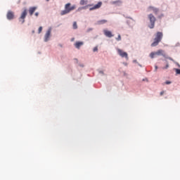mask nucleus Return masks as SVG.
<instances>
[{"label":"nucleus","instance_id":"1","mask_svg":"<svg viewBox=\"0 0 180 180\" xmlns=\"http://www.w3.org/2000/svg\"><path fill=\"white\" fill-rule=\"evenodd\" d=\"M53 37V27H49L44 34V41L47 43L51 40Z\"/></svg>","mask_w":180,"mask_h":180},{"label":"nucleus","instance_id":"2","mask_svg":"<svg viewBox=\"0 0 180 180\" xmlns=\"http://www.w3.org/2000/svg\"><path fill=\"white\" fill-rule=\"evenodd\" d=\"M77 6L75 5L71 6L70 3H68L65 5V9L63 11H60L61 16H64V15H68V13H70L71 11H74Z\"/></svg>","mask_w":180,"mask_h":180},{"label":"nucleus","instance_id":"3","mask_svg":"<svg viewBox=\"0 0 180 180\" xmlns=\"http://www.w3.org/2000/svg\"><path fill=\"white\" fill-rule=\"evenodd\" d=\"M162 32H157L155 37L154 39V41L153 43L151 44V46L152 47H155L157 46H158V44L160 43V41H161V40H162Z\"/></svg>","mask_w":180,"mask_h":180},{"label":"nucleus","instance_id":"4","mask_svg":"<svg viewBox=\"0 0 180 180\" xmlns=\"http://www.w3.org/2000/svg\"><path fill=\"white\" fill-rule=\"evenodd\" d=\"M115 50L117 51V54L120 56L121 58H125L127 61L129 60V53H127V52L124 51L123 49H120L118 47H116Z\"/></svg>","mask_w":180,"mask_h":180},{"label":"nucleus","instance_id":"5","mask_svg":"<svg viewBox=\"0 0 180 180\" xmlns=\"http://www.w3.org/2000/svg\"><path fill=\"white\" fill-rule=\"evenodd\" d=\"M148 19L150 21L148 27L150 29H154V26H155V21L157 20V18H155V16H154V14L150 13L148 15Z\"/></svg>","mask_w":180,"mask_h":180},{"label":"nucleus","instance_id":"6","mask_svg":"<svg viewBox=\"0 0 180 180\" xmlns=\"http://www.w3.org/2000/svg\"><path fill=\"white\" fill-rule=\"evenodd\" d=\"M155 56H162V57H167V54H165V51L162 49H160L158 51L151 52L149 54V57L150 58H155Z\"/></svg>","mask_w":180,"mask_h":180},{"label":"nucleus","instance_id":"7","mask_svg":"<svg viewBox=\"0 0 180 180\" xmlns=\"http://www.w3.org/2000/svg\"><path fill=\"white\" fill-rule=\"evenodd\" d=\"M146 12H148V13H151V12H153L155 15H158V13H160V8L154 6H149L146 8Z\"/></svg>","mask_w":180,"mask_h":180},{"label":"nucleus","instance_id":"8","mask_svg":"<svg viewBox=\"0 0 180 180\" xmlns=\"http://www.w3.org/2000/svg\"><path fill=\"white\" fill-rule=\"evenodd\" d=\"M26 16H27V10L25 8L23 11L21 13L20 16L18 18V20L21 25H23L25 22Z\"/></svg>","mask_w":180,"mask_h":180},{"label":"nucleus","instance_id":"9","mask_svg":"<svg viewBox=\"0 0 180 180\" xmlns=\"http://www.w3.org/2000/svg\"><path fill=\"white\" fill-rule=\"evenodd\" d=\"M8 20H13L15 19V13L12 11H8L6 14Z\"/></svg>","mask_w":180,"mask_h":180},{"label":"nucleus","instance_id":"10","mask_svg":"<svg viewBox=\"0 0 180 180\" xmlns=\"http://www.w3.org/2000/svg\"><path fill=\"white\" fill-rule=\"evenodd\" d=\"M103 34L106 37H109L110 39L111 37H113V34L110 31V30H103Z\"/></svg>","mask_w":180,"mask_h":180},{"label":"nucleus","instance_id":"11","mask_svg":"<svg viewBox=\"0 0 180 180\" xmlns=\"http://www.w3.org/2000/svg\"><path fill=\"white\" fill-rule=\"evenodd\" d=\"M102 6V2L99 1L97 4L89 8V11H95V9H99Z\"/></svg>","mask_w":180,"mask_h":180},{"label":"nucleus","instance_id":"12","mask_svg":"<svg viewBox=\"0 0 180 180\" xmlns=\"http://www.w3.org/2000/svg\"><path fill=\"white\" fill-rule=\"evenodd\" d=\"M83 45H84V41H76L74 44L75 49H77V50H79V49H81V47H82Z\"/></svg>","mask_w":180,"mask_h":180},{"label":"nucleus","instance_id":"13","mask_svg":"<svg viewBox=\"0 0 180 180\" xmlns=\"http://www.w3.org/2000/svg\"><path fill=\"white\" fill-rule=\"evenodd\" d=\"M112 5H116V6H120L123 2L121 0L113 1L111 2Z\"/></svg>","mask_w":180,"mask_h":180},{"label":"nucleus","instance_id":"14","mask_svg":"<svg viewBox=\"0 0 180 180\" xmlns=\"http://www.w3.org/2000/svg\"><path fill=\"white\" fill-rule=\"evenodd\" d=\"M129 19L131 20H127V24L128 25V26H129V27H133V26H134V24H133V22H134V20L131 18H129Z\"/></svg>","mask_w":180,"mask_h":180},{"label":"nucleus","instance_id":"15","mask_svg":"<svg viewBox=\"0 0 180 180\" xmlns=\"http://www.w3.org/2000/svg\"><path fill=\"white\" fill-rule=\"evenodd\" d=\"M36 9H37V7H36V6L30 7L29 8V13H30V16H32V15H33V13H34V12L36 11Z\"/></svg>","mask_w":180,"mask_h":180},{"label":"nucleus","instance_id":"16","mask_svg":"<svg viewBox=\"0 0 180 180\" xmlns=\"http://www.w3.org/2000/svg\"><path fill=\"white\" fill-rule=\"evenodd\" d=\"M98 25H105V23H108V20H100L97 22Z\"/></svg>","mask_w":180,"mask_h":180},{"label":"nucleus","instance_id":"17","mask_svg":"<svg viewBox=\"0 0 180 180\" xmlns=\"http://www.w3.org/2000/svg\"><path fill=\"white\" fill-rule=\"evenodd\" d=\"M79 4L83 5H88V1L87 0H80Z\"/></svg>","mask_w":180,"mask_h":180},{"label":"nucleus","instance_id":"18","mask_svg":"<svg viewBox=\"0 0 180 180\" xmlns=\"http://www.w3.org/2000/svg\"><path fill=\"white\" fill-rule=\"evenodd\" d=\"M72 29L74 30H77V29H78V25L77 24V22L75 21L73 22V24H72Z\"/></svg>","mask_w":180,"mask_h":180},{"label":"nucleus","instance_id":"19","mask_svg":"<svg viewBox=\"0 0 180 180\" xmlns=\"http://www.w3.org/2000/svg\"><path fill=\"white\" fill-rule=\"evenodd\" d=\"M98 72L99 75H101V77H103L104 75H105V70H98Z\"/></svg>","mask_w":180,"mask_h":180},{"label":"nucleus","instance_id":"20","mask_svg":"<svg viewBox=\"0 0 180 180\" xmlns=\"http://www.w3.org/2000/svg\"><path fill=\"white\" fill-rule=\"evenodd\" d=\"M115 40H117V41H121L122 36H120V34H118V37L115 38Z\"/></svg>","mask_w":180,"mask_h":180},{"label":"nucleus","instance_id":"21","mask_svg":"<svg viewBox=\"0 0 180 180\" xmlns=\"http://www.w3.org/2000/svg\"><path fill=\"white\" fill-rule=\"evenodd\" d=\"M82 9H86V6L78 8L77 12H81V11H82Z\"/></svg>","mask_w":180,"mask_h":180},{"label":"nucleus","instance_id":"22","mask_svg":"<svg viewBox=\"0 0 180 180\" xmlns=\"http://www.w3.org/2000/svg\"><path fill=\"white\" fill-rule=\"evenodd\" d=\"M43 31V27H39L38 29V34H40L41 32Z\"/></svg>","mask_w":180,"mask_h":180},{"label":"nucleus","instance_id":"23","mask_svg":"<svg viewBox=\"0 0 180 180\" xmlns=\"http://www.w3.org/2000/svg\"><path fill=\"white\" fill-rule=\"evenodd\" d=\"M176 71V74L180 75V69H174Z\"/></svg>","mask_w":180,"mask_h":180},{"label":"nucleus","instance_id":"24","mask_svg":"<svg viewBox=\"0 0 180 180\" xmlns=\"http://www.w3.org/2000/svg\"><path fill=\"white\" fill-rule=\"evenodd\" d=\"M93 51L94 53H96V51H98V46H96L93 49Z\"/></svg>","mask_w":180,"mask_h":180},{"label":"nucleus","instance_id":"25","mask_svg":"<svg viewBox=\"0 0 180 180\" xmlns=\"http://www.w3.org/2000/svg\"><path fill=\"white\" fill-rule=\"evenodd\" d=\"M122 64L124 65V67H127V65H129V63H127V62H122Z\"/></svg>","mask_w":180,"mask_h":180},{"label":"nucleus","instance_id":"26","mask_svg":"<svg viewBox=\"0 0 180 180\" xmlns=\"http://www.w3.org/2000/svg\"><path fill=\"white\" fill-rule=\"evenodd\" d=\"M165 58H168V60H170L171 61H174V59H172V58L168 57L167 56H166V57H165Z\"/></svg>","mask_w":180,"mask_h":180},{"label":"nucleus","instance_id":"27","mask_svg":"<svg viewBox=\"0 0 180 180\" xmlns=\"http://www.w3.org/2000/svg\"><path fill=\"white\" fill-rule=\"evenodd\" d=\"M169 67V65L167 64L165 67L162 68L163 70H167Z\"/></svg>","mask_w":180,"mask_h":180},{"label":"nucleus","instance_id":"28","mask_svg":"<svg viewBox=\"0 0 180 180\" xmlns=\"http://www.w3.org/2000/svg\"><path fill=\"white\" fill-rule=\"evenodd\" d=\"M165 84H166V85H169L172 84V82L169 81H166Z\"/></svg>","mask_w":180,"mask_h":180},{"label":"nucleus","instance_id":"29","mask_svg":"<svg viewBox=\"0 0 180 180\" xmlns=\"http://www.w3.org/2000/svg\"><path fill=\"white\" fill-rule=\"evenodd\" d=\"M132 63H134V64H139V62L137 61V60H134Z\"/></svg>","mask_w":180,"mask_h":180},{"label":"nucleus","instance_id":"30","mask_svg":"<svg viewBox=\"0 0 180 180\" xmlns=\"http://www.w3.org/2000/svg\"><path fill=\"white\" fill-rule=\"evenodd\" d=\"M157 70H158V66L155 65V72H157Z\"/></svg>","mask_w":180,"mask_h":180},{"label":"nucleus","instance_id":"31","mask_svg":"<svg viewBox=\"0 0 180 180\" xmlns=\"http://www.w3.org/2000/svg\"><path fill=\"white\" fill-rule=\"evenodd\" d=\"M58 47L63 48V44H58Z\"/></svg>","mask_w":180,"mask_h":180},{"label":"nucleus","instance_id":"32","mask_svg":"<svg viewBox=\"0 0 180 180\" xmlns=\"http://www.w3.org/2000/svg\"><path fill=\"white\" fill-rule=\"evenodd\" d=\"M35 16H39V13L38 12L35 13Z\"/></svg>","mask_w":180,"mask_h":180},{"label":"nucleus","instance_id":"33","mask_svg":"<svg viewBox=\"0 0 180 180\" xmlns=\"http://www.w3.org/2000/svg\"><path fill=\"white\" fill-rule=\"evenodd\" d=\"M160 18H164V14H161Z\"/></svg>","mask_w":180,"mask_h":180},{"label":"nucleus","instance_id":"34","mask_svg":"<svg viewBox=\"0 0 180 180\" xmlns=\"http://www.w3.org/2000/svg\"><path fill=\"white\" fill-rule=\"evenodd\" d=\"M92 30V28H89V30H88V32H91Z\"/></svg>","mask_w":180,"mask_h":180},{"label":"nucleus","instance_id":"35","mask_svg":"<svg viewBox=\"0 0 180 180\" xmlns=\"http://www.w3.org/2000/svg\"><path fill=\"white\" fill-rule=\"evenodd\" d=\"M160 95H164V91H161Z\"/></svg>","mask_w":180,"mask_h":180},{"label":"nucleus","instance_id":"36","mask_svg":"<svg viewBox=\"0 0 180 180\" xmlns=\"http://www.w3.org/2000/svg\"><path fill=\"white\" fill-rule=\"evenodd\" d=\"M138 65L139 66V67H143L140 63H138Z\"/></svg>","mask_w":180,"mask_h":180},{"label":"nucleus","instance_id":"37","mask_svg":"<svg viewBox=\"0 0 180 180\" xmlns=\"http://www.w3.org/2000/svg\"><path fill=\"white\" fill-rule=\"evenodd\" d=\"M176 64H177V65H178V68H180V65H179V63H176Z\"/></svg>","mask_w":180,"mask_h":180},{"label":"nucleus","instance_id":"38","mask_svg":"<svg viewBox=\"0 0 180 180\" xmlns=\"http://www.w3.org/2000/svg\"><path fill=\"white\" fill-rule=\"evenodd\" d=\"M143 81H148V79L146 78V79H143Z\"/></svg>","mask_w":180,"mask_h":180},{"label":"nucleus","instance_id":"39","mask_svg":"<svg viewBox=\"0 0 180 180\" xmlns=\"http://www.w3.org/2000/svg\"><path fill=\"white\" fill-rule=\"evenodd\" d=\"M80 67H82V68H84V65H82H82H80Z\"/></svg>","mask_w":180,"mask_h":180},{"label":"nucleus","instance_id":"40","mask_svg":"<svg viewBox=\"0 0 180 180\" xmlns=\"http://www.w3.org/2000/svg\"><path fill=\"white\" fill-rule=\"evenodd\" d=\"M71 41H74V38L71 39Z\"/></svg>","mask_w":180,"mask_h":180},{"label":"nucleus","instance_id":"41","mask_svg":"<svg viewBox=\"0 0 180 180\" xmlns=\"http://www.w3.org/2000/svg\"><path fill=\"white\" fill-rule=\"evenodd\" d=\"M46 2H49L50 1V0H46Z\"/></svg>","mask_w":180,"mask_h":180},{"label":"nucleus","instance_id":"42","mask_svg":"<svg viewBox=\"0 0 180 180\" xmlns=\"http://www.w3.org/2000/svg\"><path fill=\"white\" fill-rule=\"evenodd\" d=\"M87 6H92V5L89 4V5H88Z\"/></svg>","mask_w":180,"mask_h":180}]
</instances>
